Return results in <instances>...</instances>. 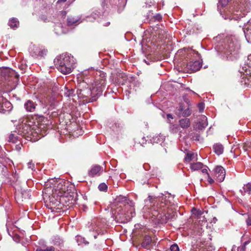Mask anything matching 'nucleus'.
Wrapping results in <instances>:
<instances>
[{"mask_svg":"<svg viewBox=\"0 0 251 251\" xmlns=\"http://www.w3.org/2000/svg\"><path fill=\"white\" fill-rule=\"evenodd\" d=\"M94 73V72H93ZM95 80L91 83V87L89 89H78L76 93L79 98L88 97L91 94L95 95H100L105 87L106 75L101 71H96Z\"/></svg>","mask_w":251,"mask_h":251,"instance_id":"1","label":"nucleus"},{"mask_svg":"<svg viewBox=\"0 0 251 251\" xmlns=\"http://www.w3.org/2000/svg\"><path fill=\"white\" fill-rule=\"evenodd\" d=\"M239 49L240 46L238 42L230 39L217 45L215 47L222 59L231 61L238 57Z\"/></svg>","mask_w":251,"mask_h":251,"instance_id":"2","label":"nucleus"},{"mask_svg":"<svg viewBox=\"0 0 251 251\" xmlns=\"http://www.w3.org/2000/svg\"><path fill=\"white\" fill-rule=\"evenodd\" d=\"M174 197L171 194L166 193L165 194H162L156 199L157 204L154 209L158 212L156 216L159 222L166 223L169 221L168 218L165 212L167 209H169L170 206L174 205Z\"/></svg>","mask_w":251,"mask_h":251,"instance_id":"3","label":"nucleus"},{"mask_svg":"<svg viewBox=\"0 0 251 251\" xmlns=\"http://www.w3.org/2000/svg\"><path fill=\"white\" fill-rule=\"evenodd\" d=\"M56 68L64 75L70 74L75 68L74 57L68 53H63L57 56L54 61Z\"/></svg>","mask_w":251,"mask_h":251,"instance_id":"4","label":"nucleus"},{"mask_svg":"<svg viewBox=\"0 0 251 251\" xmlns=\"http://www.w3.org/2000/svg\"><path fill=\"white\" fill-rule=\"evenodd\" d=\"M178 53H182L186 55V57L190 59V61L187 64L188 69L193 72H196L200 70L201 67L202 63L199 60H195V59L200 58V54L198 51L191 49H184L180 50Z\"/></svg>","mask_w":251,"mask_h":251,"instance_id":"5","label":"nucleus"},{"mask_svg":"<svg viewBox=\"0 0 251 251\" xmlns=\"http://www.w3.org/2000/svg\"><path fill=\"white\" fill-rule=\"evenodd\" d=\"M133 204V203L130 201V205L125 207L124 212H120V211L118 212L117 216L121 223H126L129 222L135 215Z\"/></svg>","mask_w":251,"mask_h":251,"instance_id":"6","label":"nucleus"},{"mask_svg":"<svg viewBox=\"0 0 251 251\" xmlns=\"http://www.w3.org/2000/svg\"><path fill=\"white\" fill-rule=\"evenodd\" d=\"M0 77L1 79L13 83H17L19 80L17 73L9 68H4L0 70Z\"/></svg>","mask_w":251,"mask_h":251,"instance_id":"7","label":"nucleus"},{"mask_svg":"<svg viewBox=\"0 0 251 251\" xmlns=\"http://www.w3.org/2000/svg\"><path fill=\"white\" fill-rule=\"evenodd\" d=\"M243 4L239 5L235 3L232 8H230V12L233 15L232 18L238 20L242 17H244L250 11V9L248 7H243Z\"/></svg>","mask_w":251,"mask_h":251,"instance_id":"8","label":"nucleus"},{"mask_svg":"<svg viewBox=\"0 0 251 251\" xmlns=\"http://www.w3.org/2000/svg\"><path fill=\"white\" fill-rule=\"evenodd\" d=\"M65 182L62 180H59L55 183L52 191L54 196H56L63 198H65L68 196V193L66 192V186L64 184Z\"/></svg>","mask_w":251,"mask_h":251,"instance_id":"9","label":"nucleus"},{"mask_svg":"<svg viewBox=\"0 0 251 251\" xmlns=\"http://www.w3.org/2000/svg\"><path fill=\"white\" fill-rule=\"evenodd\" d=\"M47 52V50L42 49L35 45L32 46L30 48V54L35 58L40 59L44 57L46 55Z\"/></svg>","mask_w":251,"mask_h":251,"instance_id":"10","label":"nucleus"},{"mask_svg":"<svg viewBox=\"0 0 251 251\" xmlns=\"http://www.w3.org/2000/svg\"><path fill=\"white\" fill-rule=\"evenodd\" d=\"M11 109L12 105L11 103L2 96H0V112L5 113L10 111Z\"/></svg>","mask_w":251,"mask_h":251,"instance_id":"11","label":"nucleus"},{"mask_svg":"<svg viewBox=\"0 0 251 251\" xmlns=\"http://www.w3.org/2000/svg\"><path fill=\"white\" fill-rule=\"evenodd\" d=\"M65 201V198L60 197L57 198L56 196H54V194L52 193L51 196L50 197V205L51 206L50 208H55Z\"/></svg>","mask_w":251,"mask_h":251,"instance_id":"12","label":"nucleus"},{"mask_svg":"<svg viewBox=\"0 0 251 251\" xmlns=\"http://www.w3.org/2000/svg\"><path fill=\"white\" fill-rule=\"evenodd\" d=\"M226 172L222 166H217L214 169V176L219 182L223 181L225 177Z\"/></svg>","mask_w":251,"mask_h":251,"instance_id":"13","label":"nucleus"},{"mask_svg":"<svg viewBox=\"0 0 251 251\" xmlns=\"http://www.w3.org/2000/svg\"><path fill=\"white\" fill-rule=\"evenodd\" d=\"M243 29L246 39L251 43V19L245 25Z\"/></svg>","mask_w":251,"mask_h":251,"instance_id":"14","label":"nucleus"},{"mask_svg":"<svg viewBox=\"0 0 251 251\" xmlns=\"http://www.w3.org/2000/svg\"><path fill=\"white\" fill-rule=\"evenodd\" d=\"M37 104L31 100H27L24 104V108L28 112H33L35 111Z\"/></svg>","mask_w":251,"mask_h":251,"instance_id":"15","label":"nucleus"},{"mask_svg":"<svg viewBox=\"0 0 251 251\" xmlns=\"http://www.w3.org/2000/svg\"><path fill=\"white\" fill-rule=\"evenodd\" d=\"M102 172V167L99 165H95L92 167L89 172V176L94 177L96 176H99Z\"/></svg>","mask_w":251,"mask_h":251,"instance_id":"16","label":"nucleus"},{"mask_svg":"<svg viewBox=\"0 0 251 251\" xmlns=\"http://www.w3.org/2000/svg\"><path fill=\"white\" fill-rule=\"evenodd\" d=\"M175 206L176 204L174 202V205L170 206L169 208L167 209L168 211L166 214L167 215L169 221H172L174 219H175L176 218V213L175 211L174 210Z\"/></svg>","mask_w":251,"mask_h":251,"instance_id":"17","label":"nucleus"},{"mask_svg":"<svg viewBox=\"0 0 251 251\" xmlns=\"http://www.w3.org/2000/svg\"><path fill=\"white\" fill-rule=\"evenodd\" d=\"M203 167V164L200 162L192 163L190 164V168L192 171H196L201 169L202 170L203 169H204Z\"/></svg>","mask_w":251,"mask_h":251,"instance_id":"18","label":"nucleus"},{"mask_svg":"<svg viewBox=\"0 0 251 251\" xmlns=\"http://www.w3.org/2000/svg\"><path fill=\"white\" fill-rule=\"evenodd\" d=\"M79 20L80 18L78 17L72 16H68L67 20V25L68 26H72L77 25Z\"/></svg>","mask_w":251,"mask_h":251,"instance_id":"19","label":"nucleus"},{"mask_svg":"<svg viewBox=\"0 0 251 251\" xmlns=\"http://www.w3.org/2000/svg\"><path fill=\"white\" fill-rule=\"evenodd\" d=\"M185 161L187 162H190L191 161H197L198 160V155L196 153L188 152L185 157Z\"/></svg>","mask_w":251,"mask_h":251,"instance_id":"20","label":"nucleus"},{"mask_svg":"<svg viewBox=\"0 0 251 251\" xmlns=\"http://www.w3.org/2000/svg\"><path fill=\"white\" fill-rule=\"evenodd\" d=\"M20 137L18 135L17 133H11L8 139V142L12 143H17L18 142H20Z\"/></svg>","mask_w":251,"mask_h":251,"instance_id":"21","label":"nucleus"},{"mask_svg":"<svg viewBox=\"0 0 251 251\" xmlns=\"http://www.w3.org/2000/svg\"><path fill=\"white\" fill-rule=\"evenodd\" d=\"M179 124L181 128H188L191 125V122L189 119L184 118L180 119L179 121Z\"/></svg>","mask_w":251,"mask_h":251,"instance_id":"22","label":"nucleus"},{"mask_svg":"<svg viewBox=\"0 0 251 251\" xmlns=\"http://www.w3.org/2000/svg\"><path fill=\"white\" fill-rule=\"evenodd\" d=\"M151 241V236L149 235L145 236L142 243V246L145 249H149Z\"/></svg>","mask_w":251,"mask_h":251,"instance_id":"23","label":"nucleus"},{"mask_svg":"<svg viewBox=\"0 0 251 251\" xmlns=\"http://www.w3.org/2000/svg\"><path fill=\"white\" fill-rule=\"evenodd\" d=\"M152 15H153L152 12L150 11L149 13L147 15L148 18L150 19V20L153 22H159L162 20V17L160 14H156L155 15L151 17Z\"/></svg>","mask_w":251,"mask_h":251,"instance_id":"24","label":"nucleus"},{"mask_svg":"<svg viewBox=\"0 0 251 251\" xmlns=\"http://www.w3.org/2000/svg\"><path fill=\"white\" fill-rule=\"evenodd\" d=\"M213 150L215 153L219 155L223 153L224 147L221 144H216L213 146Z\"/></svg>","mask_w":251,"mask_h":251,"instance_id":"25","label":"nucleus"},{"mask_svg":"<svg viewBox=\"0 0 251 251\" xmlns=\"http://www.w3.org/2000/svg\"><path fill=\"white\" fill-rule=\"evenodd\" d=\"M8 25L11 28L15 29L19 26V22L17 19L13 18L9 21Z\"/></svg>","mask_w":251,"mask_h":251,"instance_id":"26","label":"nucleus"},{"mask_svg":"<svg viewBox=\"0 0 251 251\" xmlns=\"http://www.w3.org/2000/svg\"><path fill=\"white\" fill-rule=\"evenodd\" d=\"M251 192V183H248L245 185L243 187V189L240 190V192L243 195H245L246 193L250 194Z\"/></svg>","mask_w":251,"mask_h":251,"instance_id":"27","label":"nucleus"},{"mask_svg":"<svg viewBox=\"0 0 251 251\" xmlns=\"http://www.w3.org/2000/svg\"><path fill=\"white\" fill-rule=\"evenodd\" d=\"M54 31L56 34L60 35L65 33L64 29L61 24H56L54 26Z\"/></svg>","mask_w":251,"mask_h":251,"instance_id":"28","label":"nucleus"},{"mask_svg":"<svg viewBox=\"0 0 251 251\" xmlns=\"http://www.w3.org/2000/svg\"><path fill=\"white\" fill-rule=\"evenodd\" d=\"M75 240L78 245H82L83 244L87 245L89 244V242L84 237L80 235L76 236Z\"/></svg>","mask_w":251,"mask_h":251,"instance_id":"29","label":"nucleus"},{"mask_svg":"<svg viewBox=\"0 0 251 251\" xmlns=\"http://www.w3.org/2000/svg\"><path fill=\"white\" fill-rule=\"evenodd\" d=\"M52 100L50 97H45L40 100L42 104H43L45 106H47L49 105H51L52 103Z\"/></svg>","mask_w":251,"mask_h":251,"instance_id":"30","label":"nucleus"},{"mask_svg":"<svg viewBox=\"0 0 251 251\" xmlns=\"http://www.w3.org/2000/svg\"><path fill=\"white\" fill-rule=\"evenodd\" d=\"M202 174L204 175H205L206 176V178L207 179V181L210 184H212L214 182V180L211 178V177L210 176L209 174L208 173V171L207 169L204 168L201 171Z\"/></svg>","mask_w":251,"mask_h":251,"instance_id":"31","label":"nucleus"},{"mask_svg":"<svg viewBox=\"0 0 251 251\" xmlns=\"http://www.w3.org/2000/svg\"><path fill=\"white\" fill-rule=\"evenodd\" d=\"M116 201L120 203H126L127 205H129V202L127 201L128 200L126 197L120 196L116 199Z\"/></svg>","mask_w":251,"mask_h":251,"instance_id":"32","label":"nucleus"},{"mask_svg":"<svg viewBox=\"0 0 251 251\" xmlns=\"http://www.w3.org/2000/svg\"><path fill=\"white\" fill-rule=\"evenodd\" d=\"M74 93V90L73 89H69L67 87H65L64 95L67 97L72 96Z\"/></svg>","mask_w":251,"mask_h":251,"instance_id":"33","label":"nucleus"},{"mask_svg":"<svg viewBox=\"0 0 251 251\" xmlns=\"http://www.w3.org/2000/svg\"><path fill=\"white\" fill-rule=\"evenodd\" d=\"M243 149L245 151H251V141H248L244 144Z\"/></svg>","mask_w":251,"mask_h":251,"instance_id":"34","label":"nucleus"},{"mask_svg":"<svg viewBox=\"0 0 251 251\" xmlns=\"http://www.w3.org/2000/svg\"><path fill=\"white\" fill-rule=\"evenodd\" d=\"M135 142L140 144L142 147H144V145L146 144L147 140L145 139V137H143L141 139L137 138Z\"/></svg>","mask_w":251,"mask_h":251,"instance_id":"35","label":"nucleus"},{"mask_svg":"<svg viewBox=\"0 0 251 251\" xmlns=\"http://www.w3.org/2000/svg\"><path fill=\"white\" fill-rule=\"evenodd\" d=\"M21 195L22 198L25 199H28L30 198V191L28 190L22 191Z\"/></svg>","mask_w":251,"mask_h":251,"instance_id":"36","label":"nucleus"},{"mask_svg":"<svg viewBox=\"0 0 251 251\" xmlns=\"http://www.w3.org/2000/svg\"><path fill=\"white\" fill-rule=\"evenodd\" d=\"M184 109H185V108H184V105L182 104H179V107L177 110V112H176L177 114L179 116H181L182 114L183 111L184 110Z\"/></svg>","mask_w":251,"mask_h":251,"instance_id":"37","label":"nucleus"},{"mask_svg":"<svg viewBox=\"0 0 251 251\" xmlns=\"http://www.w3.org/2000/svg\"><path fill=\"white\" fill-rule=\"evenodd\" d=\"M191 114V111L190 109L189 108H187L186 109H185L183 111L182 116L183 117H188Z\"/></svg>","mask_w":251,"mask_h":251,"instance_id":"38","label":"nucleus"},{"mask_svg":"<svg viewBox=\"0 0 251 251\" xmlns=\"http://www.w3.org/2000/svg\"><path fill=\"white\" fill-rule=\"evenodd\" d=\"M244 216L246 218V222L248 226H251V215L249 214H245Z\"/></svg>","mask_w":251,"mask_h":251,"instance_id":"39","label":"nucleus"},{"mask_svg":"<svg viewBox=\"0 0 251 251\" xmlns=\"http://www.w3.org/2000/svg\"><path fill=\"white\" fill-rule=\"evenodd\" d=\"M98 188L100 191H105L107 189V186L104 183H101L99 185Z\"/></svg>","mask_w":251,"mask_h":251,"instance_id":"40","label":"nucleus"},{"mask_svg":"<svg viewBox=\"0 0 251 251\" xmlns=\"http://www.w3.org/2000/svg\"><path fill=\"white\" fill-rule=\"evenodd\" d=\"M33 122H29L28 123V126H27V129H26V133H28V128H29V129H35V126H34L33 124Z\"/></svg>","mask_w":251,"mask_h":251,"instance_id":"41","label":"nucleus"},{"mask_svg":"<svg viewBox=\"0 0 251 251\" xmlns=\"http://www.w3.org/2000/svg\"><path fill=\"white\" fill-rule=\"evenodd\" d=\"M37 251H54V248L52 246L47 247L45 249H38Z\"/></svg>","mask_w":251,"mask_h":251,"instance_id":"42","label":"nucleus"},{"mask_svg":"<svg viewBox=\"0 0 251 251\" xmlns=\"http://www.w3.org/2000/svg\"><path fill=\"white\" fill-rule=\"evenodd\" d=\"M201 121L203 122L201 128H205L207 126L206 122V117L204 116H201Z\"/></svg>","mask_w":251,"mask_h":251,"instance_id":"43","label":"nucleus"},{"mask_svg":"<svg viewBox=\"0 0 251 251\" xmlns=\"http://www.w3.org/2000/svg\"><path fill=\"white\" fill-rule=\"evenodd\" d=\"M119 76H121L123 79L122 81L118 80L117 83L123 85L125 83V81H126V75H125V74H123L119 75Z\"/></svg>","mask_w":251,"mask_h":251,"instance_id":"44","label":"nucleus"},{"mask_svg":"<svg viewBox=\"0 0 251 251\" xmlns=\"http://www.w3.org/2000/svg\"><path fill=\"white\" fill-rule=\"evenodd\" d=\"M62 244V241L59 238H55V240H53V244L54 245L60 246Z\"/></svg>","mask_w":251,"mask_h":251,"instance_id":"45","label":"nucleus"},{"mask_svg":"<svg viewBox=\"0 0 251 251\" xmlns=\"http://www.w3.org/2000/svg\"><path fill=\"white\" fill-rule=\"evenodd\" d=\"M231 0H219V3L222 6H226Z\"/></svg>","mask_w":251,"mask_h":251,"instance_id":"46","label":"nucleus"},{"mask_svg":"<svg viewBox=\"0 0 251 251\" xmlns=\"http://www.w3.org/2000/svg\"><path fill=\"white\" fill-rule=\"evenodd\" d=\"M171 251H179L178 246L176 244H173L170 247Z\"/></svg>","mask_w":251,"mask_h":251,"instance_id":"47","label":"nucleus"},{"mask_svg":"<svg viewBox=\"0 0 251 251\" xmlns=\"http://www.w3.org/2000/svg\"><path fill=\"white\" fill-rule=\"evenodd\" d=\"M178 126L176 125H173L171 127V129L173 131V132H177L178 131Z\"/></svg>","mask_w":251,"mask_h":251,"instance_id":"48","label":"nucleus"},{"mask_svg":"<svg viewBox=\"0 0 251 251\" xmlns=\"http://www.w3.org/2000/svg\"><path fill=\"white\" fill-rule=\"evenodd\" d=\"M198 107L200 110V112H201L203 111L204 108V104L203 103H200L198 104Z\"/></svg>","mask_w":251,"mask_h":251,"instance_id":"49","label":"nucleus"},{"mask_svg":"<svg viewBox=\"0 0 251 251\" xmlns=\"http://www.w3.org/2000/svg\"><path fill=\"white\" fill-rule=\"evenodd\" d=\"M27 166L28 168L33 170L35 168V165L32 161H30L27 163Z\"/></svg>","mask_w":251,"mask_h":251,"instance_id":"50","label":"nucleus"},{"mask_svg":"<svg viewBox=\"0 0 251 251\" xmlns=\"http://www.w3.org/2000/svg\"><path fill=\"white\" fill-rule=\"evenodd\" d=\"M67 12L66 11H62L60 12V15L62 17H65L66 16Z\"/></svg>","mask_w":251,"mask_h":251,"instance_id":"51","label":"nucleus"},{"mask_svg":"<svg viewBox=\"0 0 251 251\" xmlns=\"http://www.w3.org/2000/svg\"><path fill=\"white\" fill-rule=\"evenodd\" d=\"M250 241H245L244 243H243V249H245L246 248V246L249 244L250 243Z\"/></svg>","mask_w":251,"mask_h":251,"instance_id":"52","label":"nucleus"},{"mask_svg":"<svg viewBox=\"0 0 251 251\" xmlns=\"http://www.w3.org/2000/svg\"><path fill=\"white\" fill-rule=\"evenodd\" d=\"M248 64L249 66H251V54L248 56Z\"/></svg>","mask_w":251,"mask_h":251,"instance_id":"53","label":"nucleus"},{"mask_svg":"<svg viewBox=\"0 0 251 251\" xmlns=\"http://www.w3.org/2000/svg\"><path fill=\"white\" fill-rule=\"evenodd\" d=\"M167 117L168 120L173 119V117L172 115L171 114H168L167 115Z\"/></svg>","mask_w":251,"mask_h":251,"instance_id":"54","label":"nucleus"},{"mask_svg":"<svg viewBox=\"0 0 251 251\" xmlns=\"http://www.w3.org/2000/svg\"><path fill=\"white\" fill-rule=\"evenodd\" d=\"M159 138L158 136L153 138V142L158 143Z\"/></svg>","mask_w":251,"mask_h":251,"instance_id":"55","label":"nucleus"},{"mask_svg":"<svg viewBox=\"0 0 251 251\" xmlns=\"http://www.w3.org/2000/svg\"><path fill=\"white\" fill-rule=\"evenodd\" d=\"M66 1H67V0H58L57 1V3H62V2H65Z\"/></svg>","mask_w":251,"mask_h":251,"instance_id":"56","label":"nucleus"},{"mask_svg":"<svg viewBox=\"0 0 251 251\" xmlns=\"http://www.w3.org/2000/svg\"><path fill=\"white\" fill-rule=\"evenodd\" d=\"M192 251H201V248L200 249H194L192 250Z\"/></svg>","mask_w":251,"mask_h":251,"instance_id":"57","label":"nucleus"},{"mask_svg":"<svg viewBox=\"0 0 251 251\" xmlns=\"http://www.w3.org/2000/svg\"><path fill=\"white\" fill-rule=\"evenodd\" d=\"M110 25V22H106L105 24H103V25L105 26H107Z\"/></svg>","mask_w":251,"mask_h":251,"instance_id":"58","label":"nucleus"},{"mask_svg":"<svg viewBox=\"0 0 251 251\" xmlns=\"http://www.w3.org/2000/svg\"><path fill=\"white\" fill-rule=\"evenodd\" d=\"M7 170V167L5 166H3L2 167V171L4 172L5 170Z\"/></svg>","mask_w":251,"mask_h":251,"instance_id":"59","label":"nucleus"},{"mask_svg":"<svg viewBox=\"0 0 251 251\" xmlns=\"http://www.w3.org/2000/svg\"><path fill=\"white\" fill-rule=\"evenodd\" d=\"M201 221H202V223H204V224H205L206 222V221L205 220V219L204 218H203V219Z\"/></svg>","mask_w":251,"mask_h":251,"instance_id":"60","label":"nucleus"},{"mask_svg":"<svg viewBox=\"0 0 251 251\" xmlns=\"http://www.w3.org/2000/svg\"><path fill=\"white\" fill-rule=\"evenodd\" d=\"M38 126H40L39 127L40 128H42V126H42V124H38Z\"/></svg>","mask_w":251,"mask_h":251,"instance_id":"61","label":"nucleus"},{"mask_svg":"<svg viewBox=\"0 0 251 251\" xmlns=\"http://www.w3.org/2000/svg\"><path fill=\"white\" fill-rule=\"evenodd\" d=\"M39 119L41 120H42V119H44V117L43 116H41L39 117Z\"/></svg>","mask_w":251,"mask_h":251,"instance_id":"62","label":"nucleus"},{"mask_svg":"<svg viewBox=\"0 0 251 251\" xmlns=\"http://www.w3.org/2000/svg\"><path fill=\"white\" fill-rule=\"evenodd\" d=\"M88 72V71H86L83 73L84 74H86V73Z\"/></svg>","mask_w":251,"mask_h":251,"instance_id":"63","label":"nucleus"},{"mask_svg":"<svg viewBox=\"0 0 251 251\" xmlns=\"http://www.w3.org/2000/svg\"><path fill=\"white\" fill-rule=\"evenodd\" d=\"M27 122V121L26 120L25 123V125L27 124L26 123Z\"/></svg>","mask_w":251,"mask_h":251,"instance_id":"64","label":"nucleus"}]
</instances>
